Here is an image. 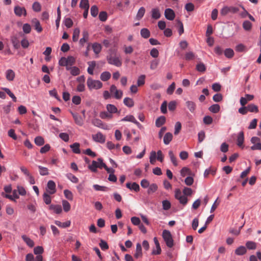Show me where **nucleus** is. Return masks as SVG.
Instances as JSON below:
<instances>
[{
    "mask_svg": "<svg viewBox=\"0 0 261 261\" xmlns=\"http://www.w3.org/2000/svg\"><path fill=\"white\" fill-rule=\"evenodd\" d=\"M32 9L34 11L39 12L41 10V6L39 2H35L33 4Z\"/></svg>",
    "mask_w": 261,
    "mask_h": 261,
    "instance_id": "nucleus-46",
    "label": "nucleus"
},
{
    "mask_svg": "<svg viewBox=\"0 0 261 261\" xmlns=\"http://www.w3.org/2000/svg\"><path fill=\"white\" fill-rule=\"evenodd\" d=\"M92 48L95 54H98L101 50L102 46L100 44L95 42L92 44Z\"/></svg>",
    "mask_w": 261,
    "mask_h": 261,
    "instance_id": "nucleus-26",
    "label": "nucleus"
},
{
    "mask_svg": "<svg viewBox=\"0 0 261 261\" xmlns=\"http://www.w3.org/2000/svg\"><path fill=\"white\" fill-rule=\"evenodd\" d=\"M224 54L225 56L228 59H231L234 56V51L232 49L230 48H226L224 50Z\"/></svg>",
    "mask_w": 261,
    "mask_h": 261,
    "instance_id": "nucleus-32",
    "label": "nucleus"
},
{
    "mask_svg": "<svg viewBox=\"0 0 261 261\" xmlns=\"http://www.w3.org/2000/svg\"><path fill=\"white\" fill-rule=\"evenodd\" d=\"M62 205L63 210L65 212H68L70 211L71 206L70 203L66 200H62Z\"/></svg>",
    "mask_w": 261,
    "mask_h": 261,
    "instance_id": "nucleus-49",
    "label": "nucleus"
},
{
    "mask_svg": "<svg viewBox=\"0 0 261 261\" xmlns=\"http://www.w3.org/2000/svg\"><path fill=\"white\" fill-rule=\"evenodd\" d=\"M21 238H22V240H23V241L27 244V245L28 246H29L31 248L34 247V242L30 238H29L28 237H27L25 235H22L21 236Z\"/></svg>",
    "mask_w": 261,
    "mask_h": 261,
    "instance_id": "nucleus-17",
    "label": "nucleus"
},
{
    "mask_svg": "<svg viewBox=\"0 0 261 261\" xmlns=\"http://www.w3.org/2000/svg\"><path fill=\"white\" fill-rule=\"evenodd\" d=\"M163 208L164 210H168L171 207V203L169 201L165 200L162 201Z\"/></svg>",
    "mask_w": 261,
    "mask_h": 261,
    "instance_id": "nucleus-62",
    "label": "nucleus"
},
{
    "mask_svg": "<svg viewBox=\"0 0 261 261\" xmlns=\"http://www.w3.org/2000/svg\"><path fill=\"white\" fill-rule=\"evenodd\" d=\"M166 122V117L164 116H161L158 117L155 121V125L158 127L162 126L165 124Z\"/></svg>",
    "mask_w": 261,
    "mask_h": 261,
    "instance_id": "nucleus-20",
    "label": "nucleus"
},
{
    "mask_svg": "<svg viewBox=\"0 0 261 261\" xmlns=\"http://www.w3.org/2000/svg\"><path fill=\"white\" fill-rule=\"evenodd\" d=\"M67 178L70 180L73 183H77L79 182V179L74 175L71 173H67L66 174Z\"/></svg>",
    "mask_w": 261,
    "mask_h": 261,
    "instance_id": "nucleus-40",
    "label": "nucleus"
},
{
    "mask_svg": "<svg viewBox=\"0 0 261 261\" xmlns=\"http://www.w3.org/2000/svg\"><path fill=\"white\" fill-rule=\"evenodd\" d=\"M55 223L59 227L62 228H66L70 225L71 222L70 221H67L65 222H61L59 221H56Z\"/></svg>",
    "mask_w": 261,
    "mask_h": 261,
    "instance_id": "nucleus-30",
    "label": "nucleus"
},
{
    "mask_svg": "<svg viewBox=\"0 0 261 261\" xmlns=\"http://www.w3.org/2000/svg\"><path fill=\"white\" fill-rule=\"evenodd\" d=\"M145 75H140L137 80V86H142L145 84Z\"/></svg>",
    "mask_w": 261,
    "mask_h": 261,
    "instance_id": "nucleus-58",
    "label": "nucleus"
},
{
    "mask_svg": "<svg viewBox=\"0 0 261 261\" xmlns=\"http://www.w3.org/2000/svg\"><path fill=\"white\" fill-rule=\"evenodd\" d=\"M145 13V8L143 7H141L139 9V10L137 12V14L136 15V19L137 20H140L141 19H142V18L144 15Z\"/></svg>",
    "mask_w": 261,
    "mask_h": 261,
    "instance_id": "nucleus-33",
    "label": "nucleus"
},
{
    "mask_svg": "<svg viewBox=\"0 0 261 261\" xmlns=\"http://www.w3.org/2000/svg\"><path fill=\"white\" fill-rule=\"evenodd\" d=\"M165 16L168 20H172L174 19L175 14L172 9L167 8L165 10Z\"/></svg>",
    "mask_w": 261,
    "mask_h": 261,
    "instance_id": "nucleus-8",
    "label": "nucleus"
},
{
    "mask_svg": "<svg viewBox=\"0 0 261 261\" xmlns=\"http://www.w3.org/2000/svg\"><path fill=\"white\" fill-rule=\"evenodd\" d=\"M244 141V134L243 131L240 132L237 136V144L240 147H243Z\"/></svg>",
    "mask_w": 261,
    "mask_h": 261,
    "instance_id": "nucleus-10",
    "label": "nucleus"
},
{
    "mask_svg": "<svg viewBox=\"0 0 261 261\" xmlns=\"http://www.w3.org/2000/svg\"><path fill=\"white\" fill-rule=\"evenodd\" d=\"M80 33V30L79 28H75L73 32L72 35V40L73 42L77 41L79 39V37Z\"/></svg>",
    "mask_w": 261,
    "mask_h": 261,
    "instance_id": "nucleus-41",
    "label": "nucleus"
},
{
    "mask_svg": "<svg viewBox=\"0 0 261 261\" xmlns=\"http://www.w3.org/2000/svg\"><path fill=\"white\" fill-rule=\"evenodd\" d=\"M87 84L90 90L93 89H99L102 86V83L98 80H94L91 77H89L87 81Z\"/></svg>",
    "mask_w": 261,
    "mask_h": 261,
    "instance_id": "nucleus-2",
    "label": "nucleus"
},
{
    "mask_svg": "<svg viewBox=\"0 0 261 261\" xmlns=\"http://www.w3.org/2000/svg\"><path fill=\"white\" fill-rule=\"evenodd\" d=\"M248 112L257 113L258 109L257 106L254 104H249L247 106Z\"/></svg>",
    "mask_w": 261,
    "mask_h": 261,
    "instance_id": "nucleus-37",
    "label": "nucleus"
},
{
    "mask_svg": "<svg viewBox=\"0 0 261 261\" xmlns=\"http://www.w3.org/2000/svg\"><path fill=\"white\" fill-rule=\"evenodd\" d=\"M47 188L49 190L48 191L49 194H54L56 192V184L53 180H50L48 181Z\"/></svg>",
    "mask_w": 261,
    "mask_h": 261,
    "instance_id": "nucleus-9",
    "label": "nucleus"
},
{
    "mask_svg": "<svg viewBox=\"0 0 261 261\" xmlns=\"http://www.w3.org/2000/svg\"><path fill=\"white\" fill-rule=\"evenodd\" d=\"M161 17V13L158 8H153L151 10V17L154 19H158Z\"/></svg>",
    "mask_w": 261,
    "mask_h": 261,
    "instance_id": "nucleus-22",
    "label": "nucleus"
},
{
    "mask_svg": "<svg viewBox=\"0 0 261 261\" xmlns=\"http://www.w3.org/2000/svg\"><path fill=\"white\" fill-rule=\"evenodd\" d=\"M173 138V135L171 133H167L165 134L163 141L165 144L168 145L170 143V142L172 141Z\"/></svg>",
    "mask_w": 261,
    "mask_h": 261,
    "instance_id": "nucleus-21",
    "label": "nucleus"
},
{
    "mask_svg": "<svg viewBox=\"0 0 261 261\" xmlns=\"http://www.w3.org/2000/svg\"><path fill=\"white\" fill-rule=\"evenodd\" d=\"M11 41L15 49H18L20 48V42L16 35H13L11 37Z\"/></svg>",
    "mask_w": 261,
    "mask_h": 261,
    "instance_id": "nucleus-13",
    "label": "nucleus"
},
{
    "mask_svg": "<svg viewBox=\"0 0 261 261\" xmlns=\"http://www.w3.org/2000/svg\"><path fill=\"white\" fill-rule=\"evenodd\" d=\"M6 93L11 97L14 102H16L17 98L14 94L10 91V90L7 88H4L3 89Z\"/></svg>",
    "mask_w": 261,
    "mask_h": 261,
    "instance_id": "nucleus-47",
    "label": "nucleus"
},
{
    "mask_svg": "<svg viewBox=\"0 0 261 261\" xmlns=\"http://www.w3.org/2000/svg\"><path fill=\"white\" fill-rule=\"evenodd\" d=\"M35 143L36 145L40 146L44 144V140L41 136H37L35 138Z\"/></svg>",
    "mask_w": 261,
    "mask_h": 261,
    "instance_id": "nucleus-39",
    "label": "nucleus"
},
{
    "mask_svg": "<svg viewBox=\"0 0 261 261\" xmlns=\"http://www.w3.org/2000/svg\"><path fill=\"white\" fill-rule=\"evenodd\" d=\"M92 123L95 126L105 130H108L109 129V127L107 124L104 123L100 119L98 118L93 119L92 120Z\"/></svg>",
    "mask_w": 261,
    "mask_h": 261,
    "instance_id": "nucleus-4",
    "label": "nucleus"
},
{
    "mask_svg": "<svg viewBox=\"0 0 261 261\" xmlns=\"http://www.w3.org/2000/svg\"><path fill=\"white\" fill-rule=\"evenodd\" d=\"M6 79L9 81H12L15 77V73L12 69H8L6 71Z\"/></svg>",
    "mask_w": 261,
    "mask_h": 261,
    "instance_id": "nucleus-29",
    "label": "nucleus"
},
{
    "mask_svg": "<svg viewBox=\"0 0 261 261\" xmlns=\"http://www.w3.org/2000/svg\"><path fill=\"white\" fill-rule=\"evenodd\" d=\"M147 193L148 194L155 192L158 189V186L155 184H152L149 186Z\"/></svg>",
    "mask_w": 261,
    "mask_h": 261,
    "instance_id": "nucleus-57",
    "label": "nucleus"
},
{
    "mask_svg": "<svg viewBox=\"0 0 261 261\" xmlns=\"http://www.w3.org/2000/svg\"><path fill=\"white\" fill-rule=\"evenodd\" d=\"M71 114L73 116L75 123L80 126H82L83 124V120L82 117L77 113H74L71 111Z\"/></svg>",
    "mask_w": 261,
    "mask_h": 261,
    "instance_id": "nucleus-14",
    "label": "nucleus"
},
{
    "mask_svg": "<svg viewBox=\"0 0 261 261\" xmlns=\"http://www.w3.org/2000/svg\"><path fill=\"white\" fill-rule=\"evenodd\" d=\"M208 110L213 113H217L219 112L220 107L218 104H214L208 108Z\"/></svg>",
    "mask_w": 261,
    "mask_h": 261,
    "instance_id": "nucleus-38",
    "label": "nucleus"
},
{
    "mask_svg": "<svg viewBox=\"0 0 261 261\" xmlns=\"http://www.w3.org/2000/svg\"><path fill=\"white\" fill-rule=\"evenodd\" d=\"M195 58V54L192 52L189 51L185 54V59L187 61L193 60Z\"/></svg>",
    "mask_w": 261,
    "mask_h": 261,
    "instance_id": "nucleus-61",
    "label": "nucleus"
},
{
    "mask_svg": "<svg viewBox=\"0 0 261 261\" xmlns=\"http://www.w3.org/2000/svg\"><path fill=\"white\" fill-rule=\"evenodd\" d=\"M80 146V143L77 142L74 143L70 145V147L72 149L73 152L76 154H80L81 153Z\"/></svg>",
    "mask_w": 261,
    "mask_h": 261,
    "instance_id": "nucleus-15",
    "label": "nucleus"
},
{
    "mask_svg": "<svg viewBox=\"0 0 261 261\" xmlns=\"http://www.w3.org/2000/svg\"><path fill=\"white\" fill-rule=\"evenodd\" d=\"M243 28L247 31H250L252 27V23L248 20H245L242 24Z\"/></svg>",
    "mask_w": 261,
    "mask_h": 261,
    "instance_id": "nucleus-42",
    "label": "nucleus"
},
{
    "mask_svg": "<svg viewBox=\"0 0 261 261\" xmlns=\"http://www.w3.org/2000/svg\"><path fill=\"white\" fill-rule=\"evenodd\" d=\"M162 237L166 243V245L169 248H171L174 245V241L172 238L171 232L168 230H164L162 233Z\"/></svg>",
    "mask_w": 261,
    "mask_h": 261,
    "instance_id": "nucleus-1",
    "label": "nucleus"
},
{
    "mask_svg": "<svg viewBox=\"0 0 261 261\" xmlns=\"http://www.w3.org/2000/svg\"><path fill=\"white\" fill-rule=\"evenodd\" d=\"M246 247L250 250H254L256 248V244L253 241H247L246 243Z\"/></svg>",
    "mask_w": 261,
    "mask_h": 261,
    "instance_id": "nucleus-51",
    "label": "nucleus"
},
{
    "mask_svg": "<svg viewBox=\"0 0 261 261\" xmlns=\"http://www.w3.org/2000/svg\"><path fill=\"white\" fill-rule=\"evenodd\" d=\"M140 34L142 37L147 39L150 36V32L148 29L146 28H143L141 30Z\"/></svg>",
    "mask_w": 261,
    "mask_h": 261,
    "instance_id": "nucleus-28",
    "label": "nucleus"
},
{
    "mask_svg": "<svg viewBox=\"0 0 261 261\" xmlns=\"http://www.w3.org/2000/svg\"><path fill=\"white\" fill-rule=\"evenodd\" d=\"M14 12L15 14L18 17H21L22 15L26 16L27 14L25 8L21 7L19 6H16L14 7Z\"/></svg>",
    "mask_w": 261,
    "mask_h": 261,
    "instance_id": "nucleus-5",
    "label": "nucleus"
},
{
    "mask_svg": "<svg viewBox=\"0 0 261 261\" xmlns=\"http://www.w3.org/2000/svg\"><path fill=\"white\" fill-rule=\"evenodd\" d=\"M64 21L65 25L68 28H71L73 25V21L70 18H65Z\"/></svg>",
    "mask_w": 261,
    "mask_h": 261,
    "instance_id": "nucleus-63",
    "label": "nucleus"
},
{
    "mask_svg": "<svg viewBox=\"0 0 261 261\" xmlns=\"http://www.w3.org/2000/svg\"><path fill=\"white\" fill-rule=\"evenodd\" d=\"M111 76V74L109 71H105L101 73L100 78L101 81L106 82L110 79Z\"/></svg>",
    "mask_w": 261,
    "mask_h": 261,
    "instance_id": "nucleus-27",
    "label": "nucleus"
},
{
    "mask_svg": "<svg viewBox=\"0 0 261 261\" xmlns=\"http://www.w3.org/2000/svg\"><path fill=\"white\" fill-rule=\"evenodd\" d=\"M80 7L82 9H89V4L88 0H81L80 4Z\"/></svg>",
    "mask_w": 261,
    "mask_h": 261,
    "instance_id": "nucleus-52",
    "label": "nucleus"
},
{
    "mask_svg": "<svg viewBox=\"0 0 261 261\" xmlns=\"http://www.w3.org/2000/svg\"><path fill=\"white\" fill-rule=\"evenodd\" d=\"M123 103L126 106L129 108H132L134 105V102L133 99L129 97H125L123 100Z\"/></svg>",
    "mask_w": 261,
    "mask_h": 261,
    "instance_id": "nucleus-34",
    "label": "nucleus"
},
{
    "mask_svg": "<svg viewBox=\"0 0 261 261\" xmlns=\"http://www.w3.org/2000/svg\"><path fill=\"white\" fill-rule=\"evenodd\" d=\"M203 123L206 125H210L212 123L213 119L211 116H205L203 119Z\"/></svg>",
    "mask_w": 261,
    "mask_h": 261,
    "instance_id": "nucleus-64",
    "label": "nucleus"
},
{
    "mask_svg": "<svg viewBox=\"0 0 261 261\" xmlns=\"http://www.w3.org/2000/svg\"><path fill=\"white\" fill-rule=\"evenodd\" d=\"M122 121H129L135 124H139V122L136 120L133 115H129L126 116L125 117L121 119Z\"/></svg>",
    "mask_w": 261,
    "mask_h": 261,
    "instance_id": "nucleus-18",
    "label": "nucleus"
},
{
    "mask_svg": "<svg viewBox=\"0 0 261 261\" xmlns=\"http://www.w3.org/2000/svg\"><path fill=\"white\" fill-rule=\"evenodd\" d=\"M82 36L83 37L80 39L79 43L80 45L83 47L84 46L85 43L87 42L89 40V35L88 31L86 30H84L82 32Z\"/></svg>",
    "mask_w": 261,
    "mask_h": 261,
    "instance_id": "nucleus-7",
    "label": "nucleus"
},
{
    "mask_svg": "<svg viewBox=\"0 0 261 261\" xmlns=\"http://www.w3.org/2000/svg\"><path fill=\"white\" fill-rule=\"evenodd\" d=\"M39 173L42 176L47 175L49 174L48 169L46 167L41 166H38Z\"/></svg>",
    "mask_w": 261,
    "mask_h": 261,
    "instance_id": "nucleus-43",
    "label": "nucleus"
},
{
    "mask_svg": "<svg viewBox=\"0 0 261 261\" xmlns=\"http://www.w3.org/2000/svg\"><path fill=\"white\" fill-rule=\"evenodd\" d=\"M99 245L100 248L103 251H105L109 249V245L108 243H107L106 241H105L103 240H100Z\"/></svg>",
    "mask_w": 261,
    "mask_h": 261,
    "instance_id": "nucleus-55",
    "label": "nucleus"
},
{
    "mask_svg": "<svg viewBox=\"0 0 261 261\" xmlns=\"http://www.w3.org/2000/svg\"><path fill=\"white\" fill-rule=\"evenodd\" d=\"M246 252V248L243 246H241L235 250V254L237 255H243Z\"/></svg>",
    "mask_w": 261,
    "mask_h": 261,
    "instance_id": "nucleus-19",
    "label": "nucleus"
},
{
    "mask_svg": "<svg viewBox=\"0 0 261 261\" xmlns=\"http://www.w3.org/2000/svg\"><path fill=\"white\" fill-rule=\"evenodd\" d=\"M70 73L73 76L78 75L80 73V69L76 66L71 67L70 68Z\"/></svg>",
    "mask_w": 261,
    "mask_h": 261,
    "instance_id": "nucleus-54",
    "label": "nucleus"
},
{
    "mask_svg": "<svg viewBox=\"0 0 261 261\" xmlns=\"http://www.w3.org/2000/svg\"><path fill=\"white\" fill-rule=\"evenodd\" d=\"M99 117L102 119H110L112 118L113 115L112 114L109 113L108 112L102 111L100 113Z\"/></svg>",
    "mask_w": 261,
    "mask_h": 261,
    "instance_id": "nucleus-31",
    "label": "nucleus"
},
{
    "mask_svg": "<svg viewBox=\"0 0 261 261\" xmlns=\"http://www.w3.org/2000/svg\"><path fill=\"white\" fill-rule=\"evenodd\" d=\"M107 59L109 64L114 65L117 67H120L122 65V62L118 57H113L111 54L107 57Z\"/></svg>",
    "mask_w": 261,
    "mask_h": 261,
    "instance_id": "nucleus-3",
    "label": "nucleus"
},
{
    "mask_svg": "<svg viewBox=\"0 0 261 261\" xmlns=\"http://www.w3.org/2000/svg\"><path fill=\"white\" fill-rule=\"evenodd\" d=\"M90 13L91 15L95 17L98 13V8L96 5H93L91 7Z\"/></svg>",
    "mask_w": 261,
    "mask_h": 261,
    "instance_id": "nucleus-50",
    "label": "nucleus"
},
{
    "mask_svg": "<svg viewBox=\"0 0 261 261\" xmlns=\"http://www.w3.org/2000/svg\"><path fill=\"white\" fill-rule=\"evenodd\" d=\"M98 168V163L95 161H93L92 164L89 165L88 168L93 172H97V168Z\"/></svg>",
    "mask_w": 261,
    "mask_h": 261,
    "instance_id": "nucleus-36",
    "label": "nucleus"
},
{
    "mask_svg": "<svg viewBox=\"0 0 261 261\" xmlns=\"http://www.w3.org/2000/svg\"><path fill=\"white\" fill-rule=\"evenodd\" d=\"M49 209L53 210L57 214H60L62 211L61 206L58 204H51L49 206Z\"/></svg>",
    "mask_w": 261,
    "mask_h": 261,
    "instance_id": "nucleus-23",
    "label": "nucleus"
},
{
    "mask_svg": "<svg viewBox=\"0 0 261 261\" xmlns=\"http://www.w3.org/2000/svg\"><path fill=\"white\" fill-rule=\"evenodd\" d=\"M156 158V152L155 151H152L150 152V157H149L150 163L151 164H154L155 162Z\"/></svg>",
    "mask_w": 261,
    "mask_h": 261,
    "instance_id": "nucleus-60",
    "label": "nucleus"
},
{
    "mask_svg": "<svg viewBox=\"0 0 261 261\" xmlns=\"http://www.w3.org/2000/svg\"><path fill=\"white\" fill-rule=\"evenodd\" d=\"M64 194L66 199L69 200H72L73 196L72 193L69 190H65L64 191Z\"/></svg>",
    "mask_w": 261,
    "mask_h": 261,
    "instance_id": "nucleus-48",
    "label": "nucleus"
},
{
    "mask_svg": "<svg viewBox=\"0 0 261 261\" xmlns=\"http://www.w3.org/2000/svg\"><path fill=\"white\" fill-rule=\"evenodd\" d=\"M186 104L187 108L191 113H194L195 112L196 106L194 102L192 101H187Z\"/></svg>",
    "mask_w": 261,
    "mask_h": 261,
    "instance_id": "nucleus-24",
    "label": "nucleus"
},
{
    "mask_svg": "<svg viewBox=\"0 0 261 261\" xmlns=\"http://www.w3.org/2000/svg\"><path fill=\"white\" fill-rule=\"evenodd\" d=\"M176 25L178 27V33L179 35H181L184 32V25L182 22L178 19L176 20Z\"/></svg>",
    "mask_w": 261,
    "mask_h": 261,
    "instance_id": "nucleus-44",
    "label": "nucleus"
},
{
    "mask_svg": "<svg viewBox=\"0 0 261 261\" xmlns=\"http://www.w3.org/2000/svg\"><path fill=\"white\" fill-rule=\"evenodd\" d=\"M106 109L108 112L111 114L118 112L117 108L116 107V106L112 104H108L106 106Z\"/></svg>",
    "mask_w": 261,
    "mask_h": 261,
    "instance_id": "nucleus-25",
    "label": "nucleus"
},
{
    "mask_svg": "<svg viewBox=\"0 0 261 261\" xmlns=\"http://www.w3.org/2000/svg\"><path fill=\"white\" fill-rule=\"evenodd\" d=\"M31 22L35 29L38 33H40L42 31V28L41 26L39 21L37 18H33Z\"/></svg>",
    "mask_w": 261,
    "mask_h": 261,
    "instance_id": "nucleus-12",
    "label": "nucleus"
},
{
    "mask_svg": "<svg viewBox=\"0 0 261 261\" xmlns=\"http://www.w3.org/2000/svg\"><path fill=\"white\" fill-rule=\"evenodd\" d=\"M43 199L46 204H49L51 203V199L48 194L44 193L43 195Z\"/></svg>",
    "mask_w": 261,
    "mask_h": 261,
    "instance_id": "nucleus-59",
    "label": "nucleus"
},
{
    "mask_svg": "<svg viewBox=\"0 0 261 261\" xmlns=\"http://www.w3.org/2000/svg\"><path fill=\"white\" fill-rule=\"evenodd\" d=\"M126 187L129 190H134L136 192H139L140 189L139 185L136 182H134L133 183L127 182L126 184Z\"/></svg>",
    "mask_w": 261,
    "mask_h": 261,
    "instance_id": "nucleus-11",
    "label": "nucleus"
},
{
    "mask_svg": "<svg viewBox=\"0 0 261 261\" xmlns=\"http://www.w3.org/2000/svg\"><path fill=\"white\" fill-rule=\"evenodd\" d=\"M92 137L93 141L96 142L104 143L106 141L105 136L101 132H98L97 134L93 135Z\"/></svg>",
    "mask_w": 261,
    "mask_h": 261,
    "instance_id": "nucleus-6",
    "label": "nucleus"
},
{
    "mask_svg": "<svg viewBox=\"0 0 261 261\" xmlns=\"http://www.w3.org/2000/svg\"><path fill=\"white\" fill-rule=\"evenodd\" d=\"M93 188L95 190L99 191H108L109 190V188L105 187V186H102L98 185H94L93 186Z\"/></svg>",
    "mask_w": 261,
    "mask_h": 261,
    "instance_id": "nucleus-45",
    "label": "nucleus"
},
{
    "mask_svg": "<svg viewBox=\"0 0 261 261\" xmlns=\"http://www.w3.org/2000/svg\"><path fill=\"white\" fill-rule=\"evenodd\" d=\"M142 247L140 243H137L136 245V252L134 254V256L136 258H138L139 257H142Z\"/></svg>",
    "mask_w": 261,
    "mask_h": 261,
    "instance_id": "nucleus-16",
    "label": "nucleus"
},
{
    "mask_svg": "<svg viewBox=\"0 0 261 261\" xmlns=\"http://www.w3.org/2000/svg\"><path fill=\"white\" fill-rule=\"evenodd\" d=\"M196 69L199 72H203L206 70V67L203 63H199L197 64Z\"/></svg>",
    "mask_w": 261,
    "mask_h": 261,
    "instance_id": "nucleus-53",
    "label": "nucleus"
},
{
    "mask_svg": "<svg viewBox=\"0 0 261 261\" xmlns=\"http://www.w3.org/2000/svg\"><path fill=\"white\" fill-rule=\"evenodd\" d=\"M169 156L170 157V160L173 165L174 166H177L178 165V163L176 160V158L174 155V153L172 150H170L168 152Z\"/></svg>",
    "mask_w": 261,
    "mask_h": 261,
    "instance_id": "nucleus-35",
    "label": "nucleus"
},
{
    "mask_svg": "<svg viewBox=\"0 0 261 261\" xmlns=\"http://www.w3.org/2000/svg\"><path fill=\"white\" fill-rule=\"evenodd\" d=\"M108 18V14L106 11H101L99 14V19L100 21L105 22L107 20Z\"/></svg>",
    "mask_w": 261,
    "mask_h": 261,
    "instance_id": "nucleus-56",
    "label": "nucleus"
}]
</instances>
